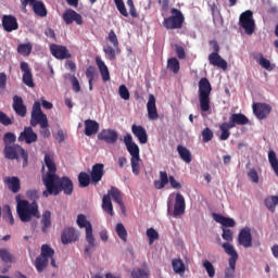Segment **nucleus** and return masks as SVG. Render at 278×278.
<instances>
[{
	"instance_id": "41",
	"label": "nucleus",
	"mask_w": 278,
	"mask_h": 278,
	"mask_svg": "<svg viewBox=\"0 0 278 278\" xmlns=\"http://www.w3.org/2000/svg\"><path fill=\"white\" fill-rule=\"evenodd\" d=\"M33 10L37 16L45 17L47 16V7H45V2L36 1L33 3Z\"/></svg>"
},
{
	"instance_id": "33",
	"label": "nucleus",
	"mask_w": 278,
	"mask_h": 278,
	"mask_svg": "<svg viewBox=\"0 0 278 278\" xmlns=\"http://www.w3.org/2000/svg\"><path fill=\"white\" fill-rule=\"evenodd\" d=\"M102 210L110 214V216H114V205H112V198L110 194H104L102 198Z\"/></svg>"
},
{
	"instance_id": "12",
	"label": "nucleus",
	"mask_w": 278,
	"mask_h": 278,
	"mask_svg": "<svg viewBox=\"0 0 278 278\" xmlns=\"http://www.w3.org/2000/svg\"><path fill=\"white\" fill-rule=\"evenodd\" d=\"M79 240V230L73 227H66L63 229L61 233V242L62 244H73V242H77Z\"/></svg>"
},
{
	"instance_id": "10",
	"label": "nucleus",
	"mask_w": 278,
	"mask_h": 278,
	"mask_svg": "<svg viewBox=\"0 0 278 278\" xmlns=\"http://www.w3.org/2000/svg\"><path fill=\"white\" fill-rule=\"evenodd\" d=\"M252 110L253 114L258 121H264L268 116H270V112H273V106L267 103L257 102L252 105Z\"/></svg>"
},
{
	"instance_id": "52",
	"label": "nucleus",
	"mask_w": 278,
	"mask_h": 278,
	"mask_svg": "<svg viewBox=\"0 0 278 278\" xmlns=\"http://www.w3.org/2000/svg\"><path fill=\"white\" fill-rule=\"evenodd\" d=\"M0 260L4 262V264L12 263V253H10L8 249H0Z\"/></svg>"
},
{
	"instance_id": "56",
	"label": "nucleus",
	"mask_w": 278,
	"mask_h": 278,
	"mask_svg": "<svg viewBox=\"0 0 278 278\" xmlns=\"http://www.w3.org/2000/svg\"><path fill=\"white\" fill-rule=\"evenodd\" d=\"M222 238L223 240H226V242H232L233 241V231L231 229L222 227Z\"/></svg>"
},
{
	"instance_id": "45",
	"label": "nucleus",
	"mask_w": 278,
	"mask_h": 278,
	"mask_svg": "<svg viewBox=\"0 0 278 278\" xmlns=\"http://www.w3.org/2000/svg\"><path fill=\"white\" fill-rule=\"evenodd\" d=\"M55 255V250H53L49 244H42L41 245V257H46V260H50Z\"/></svg>"
},
{
	"instance_id": "6",
	"label": "nucleus",
	"mask_w": 278,
	"mask_h": 278,
	"mask_svg": "<svg viewBox=\"0 0 278 278\" xmlns=\"http://www.w3.org/2000/svg\"><path fill=\"white\" fill-rule=\"evenodd\" d=\"M170 14L169 17L164 18L163 27H165V29H181L186 22V17L181 10L173 8L170 9Z\"/></svg>"
},
{
	"instance_id": "51",
	"label": "nucleus",
	"mask_w": 278,
	"mask_h": 278,
	"mask_svg": "<svg viewBox=\"0 0 278 278\" xmlns=\"http://www.w3.org/2000/svg\"><path fill=\"white\" fill-rule=\"evenodd\" d=\"M114 3L116 5V9L118 10L119 14H122V16H125V18H127V16H129V12H127L125 2H123V0H114Z\"/></svg>"
},
{
	"instance_id": "14",
	"label": "nucleus",
	"mask_w": 278,
	"mask_h": 278,
	"mask_svg": "<svg viewBox=\"0 0 278 278\" xmlns=\"http://www.w3.org/2000/svg\"><path fill=\"white\" fill-rule=\"evenodd\" d=\"M124 143L128 153L131 155V159L140 157V147L134 142V137L131 134H126L124 136Z\"/></svg>"
},
{
	"instance_id": "61",
	"label": "nucleus",
	"mask_w": 278,
	"mask_h": 278,
	"mask_svg": "<svg viewBox=\"0 0 278 278\" xmlns=\"http://www.w3.org/2000/svg\"><path fill=\"white\" fill-rule=\"evenodd\" d=\"M0 123L1 125H4V127H8L12 125V119L8 116V114L0 111Z\"/></svg>"
},
{
	"instance_id": "49",
	"label": "nucleus",
	"mask_w": 278,
	"mask_h": 278,
	"mask_svg": "<svg viewBox=\"0 0 278 278\" xmlns=\"http://www.w3.org/2000/svg\"><path fill=\"white\" fill-rule=\"evenodd\" d=\"M115 231L118 236V238H121V240H123L124 242H127V229H125V226L123 224H117L115 227Z\"/></svg>"
},
{
	"instance_id": "46",
	"label": "nucleus",
	"mask_w": 278,
	"mask_h": 278,
	"mask_svg": "<svg viewBox=\"0 0 278 278\" xmlns=\"http://www.w3.org/2000/svg\"><path fill=\"white\" fill-rule=\"evenodd\" d=\"M78 182L80 188H88V186H90V175H88V173L81 172L78 175Z\"/></svg>"
},
{
	"instance_id": "38",
	"label": "nucleus",
	"mask_w": 278,
	"mask_h": 278,
	"mask_svg": "<svg viewBox=\"0 0 278 278\" xmlns=\"http://www.w3.org/2000/svg\"><path fill=\"white\" fill-rule=\"evenodd\" d=\"M48 266H49L48 258L41 255L37 256V258L35 260V268L37 269L38 273H43Z\"/></svg>"
},
{
	"instance_id": "58",
	"label": "nucleus",
	"mask_w": 278,
	"mask_h": 278,
	"mask_svg": "<svg viewBox=\"0 0 278 278\" xmlns=\"http://www.w3.org/2000/svg\"><path fill=\"white\" fill-rule=\"evenodd\" d=\"M118 93L121 99H124V101H129L130 93L129 89L125 85L119 86Z\"/></svg>"
},
{
	"instance_id": "43",
	"label": "nucleus",
	"mask_w": 278,
	"mask_h": 278,
	"mask_svg": "<svg viewBox=\"0 0 278 278\" xmlns=\"http://www.w3.org/2000/svg\"><path fill=\"white\" fill-rule=\"evenodd\" d=\"M179 60L177 58H169L167 60V70L177 75L180 71Z\"/></svg>"
},
{
	"instance_id": "30",
	"label": "nucleus",
	"mask_w": 278,
	"mask_h": 278,
	"mask_svg": "<svg viewBox=\"0 0 278 278\" xmlns=\"http://www.w3.org/2000/svg\"><path fill=\"white\" fill-rule=\"evenodd\" d=\"M4 184H7L9 190H11V192L14 194L21 191V179H18L16 176L7 177L4 179Z\"/></svg>"
},
{
	"instance_id": "54",
	"label": "nucleus",
	"mask_w": 278,
	"mask_h": 278,
	"mask_svg": "<svg viewBox=\"0 0 278 278\" xmlns=\"http://www.w3.org/2000/svg\"><path fill=\"white\" fill-rule=\"evenodd\" d=\"M258 64L266 71H273V68H274L273 64H270V60L264 58V54H260Z\"/></svg>"
},
{
	"instance_id": "64",
	"label": "nucleus",
	"mask_w": 278,
	"mask_h": 278,
	"mask_svg": "<svg viewBox=\"0 0 278 278\" xmlns=\"http://www.w3.org/2000/svg\"><path fill=\"white\" fill-rule=\"evenodd\" d=\"M175 51H176V55L179 60H186V50L184 49L182 46H179L176 43Z\"/></svg>"
},
{
	"instance_id": "19",
	"label": "nucleus",
	"mask_w": 278,
	"mask_h": 278,
	"mask_svg": "<svg viewBox=\"0 0 278 278\" xmlns=\"http://www.w3.org/2000/svg\"><path fill=\"white\" fill-rule=\"evenodd\" d=\"M13 110L17 116L25 118L27 116V106L23 102V98L20 96L13 97Z\"/></svg>"
},
{
	"instance_id": "9",
	"label": "nucleus",
	"mask_w": 278,
	"mask_h": 278,
	"mask_svg": "<svg viewBox=\"0 0 278 278\" xmlns=\"http://www.w3.org/2000/svg\"><path fill=\"white\" fill-rule=\"evenodd\" d=\"M239 25L242 27L248 36L255 31V20H253V11L248 10L241 13L239 17Z\"/></svg>"
},
{
	"instance_id": "55",
	"label": "nucleus",
	"mask_w": 278,
	"mask_h": 278,
	"mask_svg": "<svg viewBox=\"0 0 278 278\" xmlns=\"http://www.w3.org/2000/svg\"><path fill=\"white\" fill-rule=\"evenodd\" d=\"M147 237L149 238V244H153L155 240H160V233L153 228L147 230Z\"/></svg>"
},
{
	"instance_id": "8",
	"label": "nucleus",
	"mask_w": 278,
	"mask_h": 278,
	"mask_svg": "<svg viewBox=\"0 0 278 278\" xmlns=\"http://www.w3.org/2000/svg\"><path fill=\"white\" fill-rule=\"evenodd\" d=\"M168 184L172 188H174V190H181V182L177 181L175 176L168 177V173L160 172V179L154 181V187L156 190L164 189Z\"/></svg>"
},
{
	"instance_id": "26",
	"label": "nucleus",
	"mask_w": 278,
	"mask_h": 278,
	"mask_svg": "<svg viewBox=\"0 0 278 278\" xmlns=\"http://www.w3.org/2000/svg\"><path fill=\"white\" fill-rule=\"evenodd\" d=\"M131 131L136 138H138L140 144H147L149 142V135H147V129L142 126L134 124L131 126Z\"/></svg>"
},
{
	"instance_id": "20",
	"label": "nucleus",
	"mask_w": 278,
	"mask_h": 278,
	"mask_svg": "<svg viewBox=\"0 0 278 278\" xmlns=\"http://www.w3.org/2000/svg\"><path fill=\"white\" fill-rule=\"evenodd\" d=\"M104 168H105V165H103V163H96L92 166V169L90 173L92 184H99V181L103 179V175H105Z\"/></svg>"
},
{
	"instance_id": "28",
	"label": "nucleus",
	"mask_w": 278,
	"mask_h": 278,
	"mask_svg": "<svg viewBox=\"0 0 278 278\" xmlns=\"http://www.w3.org/2000/svg\"><path fill=\"white\" fill-rule=\"evenodd\" d=\"M213 218L215 223H219L225 229H227V227H236V220L233 218L225 217L217 213L213 214Z\"/></svg>"
},
{
	"instance_id": "59",
	"label": "nucleus",
	"mask_w": 278,
	"mask_h": 278,
	"mask_svg": "<svg viewBox=\"0 0 278 278\" xmlns=\"http://www.w3.org/2000/svg\"><path fill=\"white\" fill-rule=\"evenodd\" d=\"M248 177L253 181V184H260V175L255 168H251L248 172Z\"/></svg>"
},
{
	"instance_id": "16",
	"label": "nucleus",
	"mask_w": 278,
	"mask_h": 278,
	"mask_svg": "<svg viewBox=\"0 0 278 278\" xmlns=\"http://www.w3.org/2000/svg\"><path fill=\"white\" fill-rule=\"evenodd\" d=\"M17 140L18 142H26V144H31L33 142H38V135L34 131L31 126H27L20 134Z\"/></svg>"
},
{
	"instance_id": "11",
	"label": "nucleus",
	"mask_w": 278,
	"mask_h": 278,
	"mask_svg": "<svg viewBox=\"0 0 278 278\" xmlns=\"http://www.w3.org/2000/svg\"><path fill=\"white\" fill-rule=\"evenodd\" d=\"M50 52L56 60H71V58H73L68 48L56 43L50 45Z\"/></svg>"
},
{
	"instance_id": "3",
	"label": "nucleus",
	"mask_w": 278,
	"mask_h": 278,
	"mask_svg": "<svg viewBox=\"0 0 278 278\" xmlns=\"http://www.w3.org/2000/svg\"><path fill=\"white\" fill-rule=\"evenodd\" d=\"M16 212L22 223H30L31 218H40V211H38V202L27 200H18Z\"/></svg>"
},
{
	"instance_id": "31",
	"label": "nucleus",
	"mask_w": 278,
	"mask_h": 278,
	"mask_svg": "<svg viewBox=\"0 0 278 278\" xmlns=\"http://www.w3.org/2000/svg\"><path fill=\"white\" fill-rule=\"evenodd\" d=\"M99 134V123L94 119H86L85 121V136H94Z\"/></svg>"
},
{
	"instance_id": "34",
	"label": "nucleus",
	"mask_w": 278,
	"mask_h": 278,
	"mask_svg": "<svg viewBox=\"0 0 278 278\" xmlns=\"http://www.w3.org/2000/svg\"><path fill=\"white\" fill-rule=\"evenodd\" d=\"M222 247L225 253H227V255H230L228 262H238V252H236V249L231 245V243L225 242L222 244Z\"/></svg>"
},
{
	"instance_id": "22",
	"label": "nucleus",
	"mask_w": 278,
	"mask_h": 278,
	"mask_svg": "<svg viewBox=\"0 0 278 278\" xmlns=\"http://www.w3.org/2000/svg\"><path fill=\"white\" fill-rule=\"evenodd\" d=\"M186 212V199L182 197L181 193H177L175 198V204H174V216L177 218V216L184 215Z\"/></svg>"
},
{
	"instance_id": "18",
	"label": "nucleus",
	"mask_w": 278,
	"mask_h": 278,
	"mask_svg": "<svg viewBox=\"0 0 278 278\" xmlns=\"http://www.w3.org/2000/svg\"><path fill=\"white\" fill-rule=\"evenodd\" d=\"M99 140H103L106 144H116L118 140V132L112 129H104L98 135Z\"/></svg>"
},
{
	"instance_id": "60",
	"label": "nucleus",
	"mask_w": 278,
	"mask_h": 278,
	"mask_svg": "<svg viewBox=\"0 0 278 278\" xmlns=\"http://www.w3.org/2000/svg\"><path fill=\"white\" fill-rule=\"evenodd\" d=\"M108 40L115 47V49H118V37H116V33L114 30H110Z\"/></svg>"
},
{
	"instance_id": "1",
	"label": "nucleus",
	"mask_w": 278,
	"mask_h": 278,
	"mask_svg": "<svg viewBox=\"0 0 278 278\" xmlns=\"http://www.w3.org/2000/svg\"><path fill=\"white\" fill-rule=\"evenodd\" d=\"M45 165H42V181L46 186V190L42 192L43 197H58L60 192L71 195L73 194V180L71 178L63 176L60 178L55 173H58V166L55 165V159L53 154L46 153L43 159Z\"/></svg>"
},
{
	"instance_id": "48",
	"label": "nucleus",
	"mask_w": 278,
	"mask_h": 278,
	"mask_svg": "<svg viewBox=\"0 0 278 278\" xmlns=\"http://www.w3.org/2000/svg\"><path fill=\"white\" fill-rule=\"evenodd\" d=\"M131 278H149V271L142 268H134L131 274Z\"/></svg>"
},
{
	"instance_id": "44",
	"label": "nucleus",
	"mask_w": 278,
	"mask_h": 278,
	"mask_svg": "<svg viewBox=\"0 0 278 278\" xmlns=\"http://www.w3.org/2000/svg\"><path fill=\"white\" fill-rule=\"evenodd\" d=\"M265 203V207H267V210H269V212H275V210H277V195H269L265 199L264 201Z\"/></svg>"
},
{
	"instance_id": "57",
	"label": "nucleus",
	"mask_w": 278,
	"mask_h": 278,
	"mask_svg": "<svg viewBox=\"0 0 278 278\" xmlns=\"http://www.w3.org/2000/svg\"><path fill=\"white\" fill-rule=\"evenodd\" d=\"M212 138H214V132L210 127H206L202 130V140L203 142H210L212 141Z\"/></svg>"
},
{
	"instance_id": "15",
	"label": "nucleus",
	"mask_w": 278,
	"mask_h": 278,
	"mask_svg": "<svg viewBox=\"0 0 278 278\" xmlns=\"http://www.w3.org/2000/svg\"><path fill=\"white\" fill-rule=\"evenodd\" d=\"M238 242L244 249H251V247H253V236L251 235V228L245 227L240 230Z\"/></svg>"
},
{
	"instance_id": "29",
	"label": "nucleus",
	"mask_w": 278,
	"mask_h": 278,
	"mask_svg": "<svg viewBox=\"0 0 278 278\" xmlns=\"http://www.w3.org/2000/svg\"><path fill=\"white\" fill-rule=\"evenodd\" d=\"M108 194L109 197H112L115 203H118L122 212L125 213V203L123 202V193H121V190H118V188L111 187V190L108 192Z\"/></svg>"
},
{
	"instance_id": "17",
	"label": "nucleus",
	"mask_w": 278,
	"mask_h": 278,
	"mask_svg": "<svg viewBox=\"0 0 278 278\" xmlns=\"http://www.w3.org/2000/svg\"><path fill=\"white\" fill-rule=\"evenodd\" d=\"M20 68L22 71L23 74V84H25V86H28V88H34V86H36L34 84V75L31 74V70L29 68V64L25 61H22L20 64Z\"/></svg>"
},
{
	"instance_id": "5",
	"label": "nucleus",
	"mask_w": 278,
	"mask_h": 278,
	"mask_svg": "<svg viewBox=\"0 0 278 278\" xmlns=\"http://www.w3.org/2000/svg\"><path fill=\"white\" fill-rule=\"evenodd\" d=\"M76 225H78L79 229H86V241L88 242V247L85 248V253L87 255L90 254V249H94V235H92V224L88 222V218L84 214H79L76 219Z\"/></svg>"
},
{
	"instance_id": "37",
	"label": "nucleus",
	"mask_w": 278,
	"mask_h": 278,
	"mask_svg": "<svg viewBox=\"0 0 278 278\" xmlns=\"http://www.w3.org/2000/svg\"><path fill=\"white\" fill-rule=\"evenodd\" d=\"M34 46L31 45V42L20 43L17 46V53H20V55H23L24 58H29V55H31Z\"/></svg>"
},
{
	"instance_id": "35",
	"label": "nucleus",
	"mask_w": 278,
	"mask_h": 278,
	"mask_svg": "<svg viewBox=\"0 0 278 278\" xmlns=\"http://www.w3.org/2000/svg\"><path fill=\"white\" fill-rule=\"evenodd\" d=\"M177 151L184 162H186L187 164H190V162H192V153H190V150H188V148L179 144L177 146Z\"/></svg>"
},
{
	"instance_id": "13",
	"label": "nucleus",
	"mask_w": 278,
	"mask_h": 278,
	"mask_svg": "<svg viewBox=\"0 0 278 278\" xmlns=\"http://www.w3.org/2000/svg\"><path fill=\"white\" fill-rule=\"evenodd\" d=\"M63 21L66 25H73V23H76V25H84V17H81V14L72 9H67L63 13Z\"/></svg>"
},
{
	"instance_id": "47",
	"label": "nucleus",
	"mask_w": 278,
	"mask_h": 278,
	"mask_svg": "<svg viewBox=\"0 0 278 278\" xmlns=\"http://www.w3.org/2000/svg\"><path fill=\"white\" fill-rule=\"evenodd\" d=\"M203 268H205L210 278L216 277V269L214 265L208 260H204L202 263Z\"/></svg>"
},
{
	"instance_id": "7",
	"label": "nucleus",
	"mask_w": 278,
	"mask_h": 278,
	"mask_svg": "<svg viewBox=\"0 0 278 278\" xmlns=\"http://www.w3.org/2000/svg\"><path fill=\"white\" fill-rule=\"evenodd\" d=\"M210 45L213 48V52L208 54V62L211 66H217V68H222V71H227L228 64L219 54L220 46H218V41L211 40Z\"/></svg>"
},
{
	"instance_id": "53",
	"label": "nucleus",
	"mask_w": 278,
	"mask_h": 278,
	"mask_svg": "<svg viewBox=\"0 0 278 278\" xmlns=\"http://www.w3.org/2000/svg\"><path fill=\"white\" fill-rule=\"evenodd\" d=\"M229 262V268H226L225 270V277L226 278H233L236 275V262L237 261H228Z\"/></svg>"
},
{
	"instance_id": "25",
	"label": "nucleus",
	"mask_w": 278,
	"mask_h": 278,
	"mask_svg": "<svg viewBox=\"0 0 278 278\" xmlns=\"http://www.w3.org/2000/svg\"><path fill=\"white\" fill-rule=\"evenodd\" d=\"M147 110H148V118L150 121H157V118H160V115L157 114V106L155 105V96L149 94Z\"/></svg>"
},
{
	"instance_id": "21",
	"label": "nucleus",
	"mask_w": 278,
	"mask_h": 278,
	"mask_svg": "<svg viewBox=\"0 0 278 278\" xmlns=\"http://www.w3.org/2000/svg\"><path fill=\"white\" fill-rule=\"evenodd\" d=\"M2 27L4 31H16L18 29V21L13 15H3Z\"/></svg>"
},
{
	"instance_id": "32",
	"label": "nucleus",
	"mask_w": 278,
	"mask_h": 278,
	"mask_svg": "<svg viewBox=\"0 0 278 278\" xmlns=\"http://www.w3.org/2000/svg\"><path fill=\"white\" fill-rule=\"evenodd\" d=\"M97 66L100 71L102 80L105 81H110V70L108 68V65H105V62H103L101 59H97Z\"/></svg>"
},
{
	"instance_id": "63",
	"label": "nucleus",
	"mask_w": 278,
	"mask_h": 278,
	"mask_svg": "<svg viewBox=\"0 0 278 278\" xmlns=\"http://www.w3.org/2000/svg\"><path fill=\"white\" fill-rule=\"evenodd\" d=\"M71 84H72V90H74V92H81V85H79V80L77 79V77L72 76Z\"/></svg>"
},
{
	"instance_id": "62",
	"label": "nucleus",
	"mask_w": 278,
	"mask_h": 278,
	"mask_svg": "<svg viewBox=\"0 0 278 278\" xmlns=\"http://www.w3.org/2000/svg\"><path fill=\"white\" fill-rule=\"evenodd\" d=\"M94 75H97V68L94 66H89L86 71L88 81H94Z\"/></svg>"
},
{
	"instance_id": "42",
	"label": "nucleus",
	"mask_w": 278,
	"mask_h": 278,
	"mask_svg": "<svg viewBox=\"0 0 278 278\" xmlns=\"http://www.w3.org/2000/svg\"><path fill=\"white\" fill-rule=\"evenodd\" d=\"M219 129L222 131L219 139L220 140H229L231 136V131L229 129H233L227 122H224L219 125Z\"/></svg>"
},
{
	"instance_id": "23",
	"label": "nucleus",
	"mask_w": 278,
	"mask_h": 278,
	"mask_svg": "<svg viewBox=\"0 0 278 278\" xmlns=\"http://www.w3.org/2000/svg\"><path fill=\"white\" fill-rule=\"evenodd\" d=\"M249 117L242 113H233L229 116L228 124L233 129V127H238V125H249Z\"/></svg>"
},
{
	"instance_id": "2",
	"label": "nucleus",
	"mask_w": 278,
	"mask_h": 278,
	"mask_svg": "<svg viewBox=\"0 0 278 278\" xmlns=\"http://www.w3.org/2000/svg\"><path fill=\"white\" fill-rule=\"evenodd\" d=\"M3 142L7 160H16V162H21V160H23V168H26L29 164V153L23 149V147L15 144L16 135H14V132H5Z\"/></svg>"
},
{
	"instance_id": "40",
	"label": "nucleus",
	"mask_w": 278,
	"mask_h": 278,
	"mask_svg": "<svg viewBox=\"0 0 278 278\" xmlns=\"http://www.w3.org/2000/svg\"><path fill=\"white\" fill-rule=\"evenodd\" d=\"M172 266L177 275H184L186 273V264H184V261L180 258H174L172 261Z\"/></svg>"
},
{
	"instance_id": "39",
	"label": "nucleus",
	"mask_w": 278,
	"mask_h": 278,
	"mask_svg": "<svg viewBox=\"0 0 278 278\" xmlns=\"http://www.w3.org/2000/svg\"><path fill=\"white\" fill-rule=\"evenodd\" d=\"M268 162H269L276 177H278V159H277V153L275 152V150L268 151Z\"/></svg>"
},
{
	"instance_id": "36",
	"label": "nucleus",
	"mask_w": 278,
	"mask_h": 278,
	"mask_svg": "<svg viewBox=\"0 0 278 278\" xmlns=\"http://www.w3.org/2000/svg\"><path fill=\"white\" fill-rule=\"evenodd\" d=\"M41 231L42 233H47L49 231V228L51 227V212L46 211L43 212L41 216Z\"/></svg>"
},
{
	"instance_id": "4",
	"label": "nucleus",
	"mask_w": 278,
	"mask_h": 278,
	"mask_svg": "<svg viewBox=\"0 0 278 278\" xmlns=\"http://www.w3.org/2000/svg\"><path fill=\"white\" fill-rule=\"evenodd\" d=\"M199 101H200V110L201 112H210V94H212V84L207 77H203L199 80Z\"/></svg>"
},
{
	"instance_id": "27",
	"label": "nucleus",
	"mask_w": 278,
	"mask_h": 278,
	"mask_svg": "<svg viewBox=\"0 0 278 278\" xmlns=\"http://www.w3.org/2000/svg\"><path fill=\"white\" fill-rule=\"evenodd\" d=\"M31 127H37V125H39L40 127V136H42V138H50L51 137V130H49V119H40L39 122H34L33 124H30Z\"/></svg>"
},
{
	"instance_id": "50",
	"label": "nucleus",
	"mask_w": 278,
	"mask_h": 278,
	"mask_svg": "<svg viewBox=\"0 0 278 278\" xmlns=\"http://www.w3.org/2000/svg\"><path fill=\"white\" fill-rule=\"evenodd\" d=\"M140 162H142V160H140V156L130 159L131 170L136 176L140 175Z\"/></svg>"
},
{
	"instance_id": "24",
	"label": "nucleus",
	"mask_w": 278,
	"mask_h": 278,
	"mask_svg": "<svg viewBox=\"0 0 278 278\" xmlns=\"http://www.w3.org/2000/svg\"><path fill=\"white\" fill-rule=\"evenodd\" d=\"M47 119V114L42 112V108L40 106V102L36 101L33 105V111L30 115V124L38 123L39 121Z\"/></svg>"
}]
</instances>
